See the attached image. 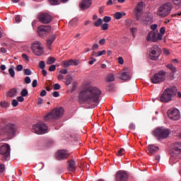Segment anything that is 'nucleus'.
<instances>
[{"label":"nucleus","instance_id":"nucleus-54","mask_svg":"<svg viewBox=\"0 0 181 181\" xmlns=\"http://www.w3.org/2000/svg\"><path fill=\"white\" fill-rule=\"evenodd\" d=\"M17 100H18V101H19V103H23V101H25V98L22 95L18 97Z\"/></svg>","mask_w":181,"mask_h":181},{"label":"nucleus","instance_id":"nucleus-12","mask_svg":"<svg viewBox=\"0 0 181 181\" xmlns=\"http://www.w3.org/2000/svg\"><path fill=\"white\" fill-rule=\"evenodd\" d=\"M144 6H145L144 1H140L137 3L136 7L134 8V13L136 16V21H139V19H141L142 13H144Z\"/></svg>","mask_w":181,"mask_h":181},{"label":"nucleus","instance_id":"nucleus-3","mask_svg":"<svg viewBox=\"0 0 181 181\" xmlns=\"http://www.w3.org/2000/svg\"><path fill=\"white\" fill-rule=\"evenodd\" d=\"M17 128L16 124L13 123L6 124L4 128H2V126H0V135L4 132V134L6 135L8 138H13Z\"/></svg>","mask_w":181,"mask_h":181},{"label":"nucleus","instance_id":"nucleus-59","mask_svg":"<svg viewBox=\"0 0 181 181\" xmlns=\"http://www.w3.org/2000/svg\"><path fill=\"white\" fill-rule=\"evenodd\" d=\"M37 86V80H34L32 83V87H33V88H35V87H36Z\"/></svg>","mask_w":181,"mask_h":181},{"label":"nucleus","instance_id":"nucleus-30","mask_svg":"<svg viewBox=\"0 0 181 181\" xmlns=\"http://www.w3.org/2000/svg\"><path fill=\"white\" fill-rule=\"evenodd\" d=\"M44 119L45 121H52V119H55L54 117L53 116V113L51 112L50 113L47 114L45 117Z\"/></svg>","mask_w":181,"mask_h":181},{"label":"nucleus","instance_id":"nucleus-44","mask_svg":"<svg viewBox=\"0 0 181 181\" xmlns=\"http://www.w3.org/2000/svg\"><path fill=\"white\" fill-rule=\"evenodd\" d=\"M18 104H19V102H18V100L16 99L13 100L11 103V105H13V107H18Z\"/></svg>","mask_w":181,"mask_h":181},{"label":"nucleus","instance_id":"nucleus-56","mask_svg":"<svg viewBox=\"0 0 181 181\" xmlns=\"http://www.w3.org/2000/svg\"><path fill=\"white\" fill-rule=\"evenodd\" d=\"M1 107H9V103L8 102H1Z\"/></svg>","mask_w":181,"mask_h":181},{"label":"nucleus","instance_id":"nucleus-8","mask_svg":"<svg viewBox=\"0 0 181 181\" xmlns=\"http://www.w3.org/2000/svg\"><path fill=\"white\" fill-rule=\"evenodd\" d=\"M165 80H166V71H160L151 78V81L153 84H160Z\"/></svg>","mask_w":181,"mask_h":181},{"label":"nucleus","instance_id":"nucleus-35","mask_svg":"<svg viewBox=\"0 0 181 181\" xmlns=\"http://www.w3.org/2000/svg\"><path fill=\"white\" fill-rule=\"evenodd\" d=\"M124 155H125V149L124 148H120L117 153V156H124Z\"/></svg>","mask_w":181,"mask_h":181},{"label":"nucleus","instance_id":"nucleus-52","mask_svg":"<svg viewBox=\"0 0 181 181\" xmlns=\"http://www.w3.org/2000/svg\"><path fill=\"white\" fill-rule=\"evenodd\" d=\"M22 57H23V59L25 60V62H29V57H28V54H23Z\"/></svg>","mask_w":181,"mask_h":181},{"label":"nucleus","instance_id":"nucleus-1","mask_svg":"<svg viewBox=\"0 0 181 181\" xmlns=\"http://www.w3.org/2000/svg\"><path fill=\"white\" fill-rule=\"evenodd\" d=\"M101 90L95 86H89L79 93V99L82 100L86 104L94 105L100 103V96Z\"/></svg>","mask_w":181,"mask_h":181},{"label":"nucleus","instance_id":"nucleus-31","mask_svg":"<svg viewBox=\"0 0 181 181\" xmlns=\"http://www.w3.org/2000/svg\"><path fill=\"white\" fill-rule=\"evenodd\" d=\"M115 80V76L114 74H109L107 76V81L111 83Z\"/></svg>","mask_w":181,"mask_h":181},{"label":"nucleus","instance_id":"nucleus-42","mask_svg":"<svg viewBox=\"0 0 181 181\" xmlns=\"http://www.w3.org/2000/svg\"><path fill=\"white\" fill-rule=\"evenodd\" d=\"M51 5H59V0H49Z\"/></svg>","mask_w":181,"mask_h":181},{"label":"nucleus","instance_id":"nucleus-36","mask_svg":"<svg viewBox=\"0 0 181 181\" xmlns=\"http://www.w3.org/2000/svg\"><path fill=\"white\" fill-rule=\"evenodd\" d=\"M168 69H169L170 70H171V71L173 73H176V67H175V66H173V64H170L167 65Z\"/></svg>","mask_w":181,"mask_h":181},{"label":"nucleus","instance_id":"nucleus-33","mask_svg":"<svg viewBox=\"0 0 181 181\" xmlns=\"http://www.w3.org/2000/svg\"><path fill=\"white\" fill-rule=\"evenodd\" d=\"M55 62H56V58L53 57H50L47 60V64L48 65L53 64V63H54Z\"/></svg>","mask_w":181,"mask_h":181},{"label":"nucleus","instance_id":"nucleus-55","mask_svg":"<svg viewBox=\"0 0 181 181\" xmlns=\"http://www.w3.org/2000/svg\"><path fill=\"white\" fill-rule=\"evenodd\" d=\"M56 70V65H52L49 68V71H54Z\"/></svg>","mask_w":181,"mask_h":181},{"label":"nucleus","instance_id":"nucleus-50","mask_svg":"<svg viewBox=\"0 0 181 181\" xmlns=\"http://www.w3.org/2000/svg\"><path fill=\"white\" fill-rule=\"evenodd\" d=\"M103 21L106 23H108V22H110L111 21V17H110V16H105L104 18H103Z\"/></svg>","mask_w":181,"mask_h":181},{"label":"nucleus","instance_id":"nucleus-5","mask_svg":"<svg viewBox=\"0 0 181 181\" xmlns=\"http://www.w3.org/2000/svg\"><path fill=\"white\" fill-rule=\"evenodd\" d=\"M49 127L43 122H39L33 125L32 131L37 135H43L47 134Z\"/></svg>","mask_w":181,"mask_h":181},{"label":"nucleus","instance_id":"nucleus-47","mask_svg":"<svg viewBox=\"0 0 181 181\" xmlns=\"http://www.w3.org/2000/svg\"><path fill=\"white\" fill-rule=\"evenodd\" d=\"M16 70L17 71H22V70H23V66H22L21 64H19L16 66Z\"/></svg>","mask_w":181,"mask_h":181},{"label":"nucleus","instance_id":"nucleus-19","mask_svg":"<svg viewBox=\"0 0 181 181\" xmlns=\"http://www.w3.org/2000/svg\"><path fill=\"white\" fill-rule=\"evenodd\" d=\"M91 5H93V0H82L79 4V6L83 11L88 9Z\"/></svg>","mask_w":181,"mask_h":181},{"label":"nucleus","instance_id":"nucleus-58","mask_svg":"<svg viewBox=\"0 0 181 181\" xmlns=\"http://www.w3.org/2000/svg\"><path fill=\"white\" fill-rule=\"evenodd\" d=\"M5 170V165L4 164L0 163V173H2Z\"/></svg>","mask_w":181,"mask_h":181},{"label":"nucleus","instance_id":"nucleus-64","mask_svg":"<svg viewBox=\"0 0 181 181\" xmlns=\"http://www.w3.org/2000/svg\"><path fill=\"white\" fill-rule=\"evenodd\" d=\"M59 73H61V74H67L68 71L67 69H61Z\"/></svg>","mask_w":181,"mask_h":181},{"label":"nucleus","instance_id":"nucleus-26","mask_svg":"<svg viewBox=\"0 0 181 181\" xmlns=\"http://www.w3.org/2000/svg\"><path fill=\"white\" fill-rule=\"evenodd\" d=\"M143 22H146V25L148 23H153V16H146Z\"/></svg>","mask_w":181,"mask_h":181},{"label":"nucleus","instance_id":"nucleus-14","mask_svg":"<svg viewBox=\"0 0 181 181\" xmlns=\"http://www.w3.org/2000/svg\"><path fill=\"white\" fill-rule=\"evenodd\" d=\"M37 19L41 23H44L45 25H47V23H50L53 21L52 16L47 13H40Z\"/></svg>","mask_w":181,"mask_h":181},{"label":"nucleus","instance_id":"nucleus-45","mask_svg":"<svg viewBox=\"0 0 181 181\" xmlns=\"http://www.w3.org/2000/svg\"><path fill=\"white\" fill-rule=\"evenodd\" d=\"M130 30H131V32H132V35H133V37H135V33L137 32V29H136V28H131L130 29Z\"/></svg>","mask_w":181,"mask_h":181},{"label":"nucleus","instance_id":"nucleus-13","mask_svg":"<svg viewBox=\"0 0 181 181\" xmlns=\"http://www.w3.org/2000/svg\"><path fill=\"white\" fill-rule=\"evenodd\" d=\"M168 117L172 121H179L180 119V112L177 109L171 108L168 111Z\"/></svg>","mask_w":181,"mask_h":181},{"label":"nucleus","instance_id":"nucleus-7","mask_svg":"<svg viewBox=\"0 0 181 181\" xmlns=\"http://www.w3.org/2000/svg\"><path fill=\"white\" fill-rule=\"evenodd\" d=\"M162 50L159 48V46L156 45L151 48L148 49V57L151 60L156 61L160 57Z\"/></svg>","mask_w":181,"mask_h":181},{"label":"nucleus","instance_id":"nucleus-17","mask_svg":"<svg viewBox=\"0 0 181 181\" xmlns=\"http://www.w3.org/2000/svg\"><path fill=\"white\" fill-rule=\"evenodd\" d=\"M128 180V174L125 171H117L116 174V181H127Z\"/></svg>","mask_w":181,"mask_h":181},{"label":"nucleus","instance_id":"nucleus-2","mask_svg":"<svg viewBox=\"0 0 181 181\" xmlns=\"http://www.w3.org/2000/svg\"><path fill=\"white\" fill-rule=\"evenodd\" d=\"M172 9H173V5L171 2H166L160 5L154 12V15L158 16V18H166L170 15V12H172Z\"/></svg>","mask_w":181,"mask_h":181},{"label":"nucleus","instance_id":"nucleus-43","mask_svg":"<svg viewBox=\"0 0 181 181\" xmlns=\"http://www.w3.org/2000/svg\"><path fill=\"white\" fill-rule=\"evenodd\" d=\"M104 54H107V51L103 50L98 52V57H100V56H103Z\"/></svg>","mask_w":181,"mask_h":181},{"label":"nucleus","instance_id":"nucleus-49","mask_svg":"<svg viewBox=\"0 0 181 181\" xmlns=\"http://www.w3.org/2000/svg\"><path fill=\"white\" fill-rule=\"evenodd\" d=\"M78 22V18H74L70 22V25H76Z\"/></svg>","mask_w":181,"mask_h":181},{"label":"nucleus","instance_id":"nucleus-48","mask_svg":"<svg viewBox=\"0 0 181 181\" xmlns=\"http://www.w3.org/2000/svg\"><path fill=\"white\" fill-rule=\"evenodd\" d=\"M102 30H108V24L107 23H105L103 25H102Z\"/></svg>","mask_w":181,"mask_h":181},{"label":"nucleus","instance_id":"nucleus-23","mask_svg":"<svg viewBox=\"0 0 181 181\" xmlns=\"http://www.w3.org/2000/svg\"><path fill=\"white\" fill-rule=\"evenodd\" d=\"M57 35L55 34L52 35L47 40V47L48 49H51L50 46L53 44V42L56 40Z\"/></svg>","mask_w":181,"mask_h":181},{"label":"nucleus","instance_id":"nucleus-20","mask_svg":"<svg viewBox=\"0 0 181 181\" xmlns=\"http://www.w3.org/2000/svg\"><path fill=\"white\" fill-rule=\"evenodd\" d=\"M146 40L147 42H158V40H160V39H159L158 35L156 36L155 32L151 31L147 35Z\"/></svg>","mask_w":181,"mask_h":181},{"label":"nucleus","instance_id":"nucleus-9","mask_svg":"<svg viewBox=\"0 0 181 181\" xmlns=\"http://www.w3.org/2000/svg\"><path fill=\"white\" fill-rule=\"evenodd\" d=\"M174 153H173L172 156L170 158V163L171 165H173V163H176L177 160H179V158H175V156H179L181 153V143L177 142L174 144L173 147Z\"/></svg>","mask_w":181,"mask_h":181},{"label":"nucleus","instance_id":"nucleus-51","mask_svg":"<svg viewBox=\"0 0 181 181\" xmlns=\"http://www.w3.org/2000/svg\"><path fill=\"white\" fill-rule=\"evenodd\" d=\"M174 5H177L179 6V5L181 4V0H172Z\"/></svg>","mask_w":181,"mask_h":181},{"label":"nucleus","instance_id":"nucleus-25","mask_svg":"<svg viewBox=\"0 0 181 181\" xmlns=\"http://www.w3.org/2000/svg\"><path fill=\"white\" fill-rule=\"evenodd\" d=\"M61 64L65 68L69 67V66H73V59H70L69 61H62Z\"/></svg>","mask_w":181,"mask_h":181},{"label":"nucleus","instance_id":"nucleus-38","mask_svg":"<svg viewBox=\"0 0 181 181\" xmlns=\"http://www.w3.org/2000/svg\"><path fill=\"white\" fill-rule=\"evenodd\" d=\"M39 67L40 69H42V70L45 69V67H46V64H45L44 61H41L39 62Z\"/></svg>","mask_w":181,"mask_h":181},{"label":"nucleus","instance_id":"nucleus-34","mask_svg":"<svg viewBox=\"0 0 181 181\" xmlns=\"http://www.w3.org/2000/svg\"><path fill=\"white\" fill-rule=\"evenodd\" d=\"M101 25H103V19H101V18H98L94 23V26H96V28H98V26H101Z\"/></svg>","mask_w":181,"mask_h":181},{"label":"nucleus","instance_id":"nucleus-27","mask_svg":"<svg viewBox=\"0 0 181 181\" xmlns=\"http://www.w3.org/2000/svg\"><path fill=\"white\" fill-rule=\"evenodd\" d=\"M125 15H127V13H125V12H117L114 14V18L115 19H117V21H119V19H121V18H122V16H125Z\"/></svg>","mask_w":181,"mask_h":181},{"label":"nucleus","instance_id":"nucleus-32","mask_svg":"<svg viewBox=\"0 0 181 181\" xmlns=\"http://www.w3.org/2000/svg\"><path fill=\"white\" fill-rule=\"evenodd\" d=\"M17 90L16 89H11L10 90V91L8 93V97H16V94H17Z\"/></svg>","mask_w":181,"mask_h":181},{"label":"nucleus","instance_id":"nucleus-21","mask_svg":"<svg viewBox=\"0 0 181 181\" xmlns=\"http://www.w3.org/2000/svg\"><path fill=\"white\" fill-rule=\"evenodd\" d=\"M148 155H153V153H156V152H158V151H159V147L155 145L150 144L148 146Z\"/></svg>","mask_w":181,"mask_h":181},{"label":"nucleus","instance_id":"nucleus-6","mask_svg":"<svg viewBox=\"0 0 181 181\" xmlns=\"http://www.w3.org/2000/svg\"><path fill=\"white\" fill-rule=\"evenodd\" d=\"M153 134L154 136L158 139V141H160L168 138V136H169V134H170V132L168 129L165 127H158L153 131Z\"/></svg>","mask_w":181,"mask_h":181},{"label":"nucleus","instance_id":"nucleus-10","mask_svg":"<svg viewBox=\"0 0 181 181\" xmlns=\"http://www.w3.org/2000/svg\"><path fill=\"white\" fill-rule=\"evenodd\" d=\"M0 155H2L4 160H9L11 158V146L4 144L0 147Z\"/></svg>","mask_w":181,"mask_h":181},{"label":"nucleus","instance_id":"nucleus-22","mask_svg":"<svg viewBox=\"0 0 181 181\" xmlns=\"http://www.w3.org/2000/svg\"><path fill=\"white\" fill-rule=\"evenodd\" d=\"M68 163L67 169L69 172H74L76 170V161L74 160H69Z\"/></svg>","mask_w":181,"mask_h":181},{"label":"nucleus","instance_id":"nucleus-60","mask_svg":"<svg viewBox=\"0 0 181 181\" xmlns=\"http://www.w3.org/2000/svg\"><path fill=\"white\" fill-rule=\"evenodd\" d=\"M118 63L119 64H124V59L122 58V57H119L118 58Z\"/></svg>","mask_w":181,"mask_h":181},{"label":"nucleus","instance_id":"nucleus-15","mask_svg":"<svg viewBox=\"0 0 181 181\" xmlns=\"http://www.w3.org/2000/svg\"><path fill=\"white\" fill-rule=\"evenodd\" d=\"M52 30V27L49 25H40L38 27V35L40 37H45L47 36L50 31Z\"/></svg>","mask_w":181,"mask_h":181},{"label":"nucleus","instance_id":"nucleus-40","mask_svg":"<svg viewBox=\"0 0 181 181\" xmlns=\"http://www.w3.org/2000/svg\"><path fill=\"white\" fill-rule=\"evenodd\" d=\"M24 74L25 76H30V74H32V71H30L29 69H24Z\"/></svg>","mask_w":181,"mask_h":181},{"label":"nucleus","instance_id":"nucleus-37","mask_svg":"<svg viewBox=\"0 0 181 181\" xmlns=\"http://www.w3.org/2000/svg\"><path fill=\"white\" fill-rule=\"evenodd\" d=\"M8 73H9L11 77H13V78L15 77V70H13V68H10L8 69Z\"/></svg>","mask_w":181,"mask_h":181},{"label":"nucleus","instance_id":"nucleus-39","mask_svg":"<svg viewBox=\"0 0 181 181\" xmlns=\"http://www.w3.org/2000/svg\"><path fill=\"white\" fill-rule=\"evenodd\" d=\"M28 94H29V93L28 92V90H26V88H24L22 90V91H21L22 97H26V95H28Z\"/></svg>","mask_w":181,"mask_h":181},{"label":"nucleus","instance_id":"nucleus-18","mask_svg":"<svg viewBox=\"0 0 181 181\" xmlns=\"http://www.w3.org/2000/svg\"><path fill=\"white\" fill-rule=\"evenodd\" d=\"M52 115L55 119L61 118L63 117V114H64V109L62 107L54 109L52 111Z\"/></svg>","mask_w":181,"mask_h":181},{"label":"nucleus","instance_id":"nucleus-29","mask_svg":"<svg viewBox=\"0 0 181 181\" xmlns=\"http://www.w3.org/2000/svg\"><path fill=\"white\" fill-rule=\"evenodd\" d=\"M165 32H166L165 27H162L160 29V33L157 34L160 40H162V39H163V35H165Z\"/></svg>","mask_w":181,"mask_h":181},{"label":"nucleus","instance_id":"nucleus-63","mask_svg":"<svg viewBox=\"0 0 181 181\" xmlns=\"http://www.w3.org/2000/svg\"><path fill=\"white\" fill-rule=\"evenodd\" d=\"M57 78L59 81H62V80H63L64 78V76L63 74H59V75H58Z\"/></svg>","mask_w":181,"mask_h":181},{"label":"nucleus","instance_id":"nucleus-57","mask_svg":"<svg viewBox=\"0 0 181 181\" xmlns=\"http://www.w3.org/2000/svg\"><path fill=\"white\" fill-rule=\"evenodd\" d=\"M158 28V25L157 24H153L151 25V30H156Z\"/></svg>","mask_w":181,"mask_h":181},{"label":"nucleus","instance_id":"nucleus-4","mask_svg":"<svg viewBox=\"0 0 181 181\" xmlns=\"http://www.w3.org/2000/svg\"><path fill=\"white\" fill-rule=\"evenodd\" d=\"M176 95V88H168L161 95L160 100L161 103H169Z\"/></svg>","mask_w":181,"mask_h":181},{"label":"nucleus","instance_id":"nucleus-11","mask_svg":"<svg viewBox=\"0 0 181 181\" xmlns=\"http://www.w3.org/2000/svg\"><path fill=\"white\" fill-rule=\"evenodd\" d=\"M31 49L36 56H42L43 54V47L39 41H35L33 43Z\"/></svg>","mask_w":181,"mask_h":181},{"label":"nucleus","instance_id":"nucleus-16","mask_svg":"<svg viewBox=\"0 0 181 181\" xmlns=\"http://www.w3.org/2000/svg\"><path fill=\"white\" fill-rule=\"evenodd\" d=\"M69 156L70 153L66 150H59L55 154V156L58 160H64V159H67Z\"/></svg>","mask_w":181,"mask_h":181},{"label":"nucleus","instance_id":"nucleus-41","mask_svg":"<svg viewBox=\"0 0 181 181\" xmlns=\"http://www.w3.org/2000/svg\"><path fill=\"white\" fill-rule=\"evenodd\" d=\"M14 21L16 23H20V22L22 21V18H21V16H16L14 18Z\"/></svg>","mask_w":181,"mask_h":181},{"label":"nucleus","instance_id":"nucleus-46","mask_svg":"<svg viewBox=\"0 0 181 181\" xmlns=\"http://www.w3.org/2000/svg\"><path fill=\"white\" fill-rule=\"evenodd\" d=\"M30 81H32V80L30 79V77L26 76L25 78V84H30Z\"/></svg>","mask_w":181,"mask_h":181},{"label":"nucleus","instance_id":"nucleus-53","mask_svg":"<svg viewBox=\"0 0 181 181\" xmlns=\"http://www.w3.org/2000/svg\"><path fill=\"white\" fill-rule=\"evenodd\" d=\"M54 90H60V85L59 83H55L53 86Z\"/></svg>","mask_w":181,"mask_h":181},{"label":"nucleus","instance_id":"nucleus-61","mask_svg":"<svg viewBox=\"0 0 181 181\" xmlns=\"http://www.w3.org/2000/svg\"><path fill=\"white\" fill-rule=\"evenodd\" d=\"M47 93L46 92V90H42L40 93L41 97H45Z\"/></svg>","mask_w":181,"mask_h":181},{"label":"nucleus","instance_id":"nucleus-28","mask_svg":"<svg viewBox=\"0 0 181 181\" xmlns=\"http://www.w3.org/2000/svg\"><path fill=\"white\" fill-rule=\"evenodd\" d=\"M65 80L64 83L66 86H70V84H71V81H73V76H71V75H67Z\"/></svg>","mask_w":181,"mask_h":181},{"label":"nucleus","instance_id":"nucleus-24","mask_svg":"<svg viewBox=\"0 0 181 181\" xmlns=\"http://www.w3.org/2000/svg\"><path fill=\"white\" fill-rule=\"evenodd\" d=\"M121 80L127 81L131 80V74L129 72H122L119 74Z\"/></svg>","mask_w":181,"mask_h":181},{"label":"nucleus","instance_id":"nucleus-62","mask_svg":"<svg viewBox=\"0 0 181 181\" xmlns=\"http://www.w3.org/2000/svg\"><path fill=\"white\" fill-rule=\"evenodd\" d=\"M52 95H53V97L57 98V97H59V96H60V93H59L57 91H54V92L52 93Z\"/></svg>","mask_w":181,"mask_h":181}]
</instances>
